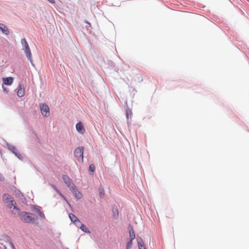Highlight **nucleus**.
I'll use <instances>...</instances> for the list:
<instances>
[{
	"label": "nucleus",
	"instance_id": "obj_1",
	"mask_svg": "<svg viewBox=\"0 0 249 249\" xmlns=\"http://www.w3.org/2000/svg\"><path fill=\"white\" fill-rule=\"evenodd\" d=\"M21 44L22 45V49L24 51L27 58L32 63V64L33 65L31 52L28 43L25 38H23L21 40Z\"/></svg>",
	"mask_w": 249,
	"mask_h": 249
},
{
	"label": "nucleus",
	"instance_id": "obj_2",
	"mask_svg": "<svg viewBox=\"0 0 249 249\" xmlns=\"http://www.w3.org/2000/svg\"><path fill=\"white\" fill-rule=\"evenodd\" d=\"M20 219L26 223H30L35 220V218L33 217L32 213H28L25 212H22L19 213Z\"/></svg>",
	"mask_w": 249,
	"mask_h": 249
},
{
	"label": "nucleus",
	"instance_id": "obj_3",
	"mask_svg": "<svg viewBox=\"0 0 249 249\" xmlns=\"http://www.w3.org/2000/svg\"><path fill=\"white\" fill-rule=\"evenodd\" d=\"M83 151L84 147L82 146L77 147L74 151V155L80 162L83 161Z\"/></svg>",
	"mask_w": 249,
	"mask_h": 249
},
{
	"label": "nucleus",
	"instance_id": "obj_4",
	"mask_svg": "<svg viewBox=\"0 0 249 249\" xmlns=\"http://www.w3.org/2000/svg\"><path fill=\"white\" fill-rule=\"evenodd\" d=\"M40 108L42 115L45 117L50 115V108L49 107L44 104L40 105Z\"/></svg>",
	"mask_w": 249,
	"mask_h": 249
},
{
	"label": "nucleus",
	"instance_id": "obj_5",
	"mask_svg": "<svg viewBox=\"0 0 249 249\" xmlns=\"http://www.w3.org/2000/svg\"><path fill=\"white\" fill-rule=\"evenodd\" d=\"M9 204L7 205V206L9 209H12L13 208V210L15 211V214L16 213H19V209L16 206V203L14 201V200L13 199L10 200L8 202Z\"/></svg>",
	"mask_w": 249,
	"mask_h": 249
},
{
	"label": "nucleus",
	"instance_id": "obj_6",
	"mask_svg": "<svg viewBox=\"0 0 249 249\" xmlns=\"http://www.w3.org/2000/svg\"><path fill=\"white\" fill-rule=\"evenodd\" d=\"M76 129L77 131L80 134H83L85 132V129L83 126V124L81 122H78L76 124Z\"/></svg>",
	"mask_w": 249,
	"mask_h": 249
},
{
	"label": "nucleus",
	"instance_id": "obj_7",
	"mask_svg": "<svg viewBox=\"0 0 249 249\" xmlns=\"http://www.w3.org/2000/svg\"><path fill=\"white\" fill-rule=\"evenodd\" d=\"M25 94L24 87L21 85H19L18 86V90L17 91V95L19 97H23Z\"/></svg>",
	"mask_w": 249,
	"mask_h": 249
},
{
	"label": "nucleus",
	"instance_id": "obj_8",
	"mask_svg": "<svg viewBox=\"0 0 249 249\" xmlns=\"http://www.w3.org/2000/svg\"><path fill=\"white\" fill-rule=\"evenodd\" d=\"M3 84L6 85H11L13 83L14 79L12 77H8L2 78Z\"/></svg>",
	"mask_w": 249,
	"mask_h": 249
},
{
	"label": "nucleus",
	"instance_id": "obj_9",
	"mask_svg": "<svg viewBox=\"0 0 249 249\" xmlns=\"http://www.w3.org/2000/svg\"><path fill=\"white\" fill-rule=\"evenodd\" d=\"M0 30L1 31V32L3 34L6 35H8L9 34V32L8 28L3 24L0 23Z\"/></svg>",
	"mask_w": 249,
	"mask_h": 249
},
{
	"label": "nucleus",
	"instance_id": "obj_10",
	"mask_svg": "<svg viewBox=\"0 0 249 249\" xmlns=\"http://www.w3.org/2000/svg\"><path fill=\"white\" fill-rule=\"evenodd\" d=\"M3 200L5 203H8V202L10 201V200L13 199L12 196L7 194H5L2 196Z\"/></svg>",
	"mask_w": 249,
	"mask_h": 249
},
{
	"label": "nucleus",
	"instance_id": "obj_11",
	"mask_svg": "<svg viewBox=\"0 0 249 249\" xmlns=\"http://www.w3.org/2000/svg\"><path fill=\"white\" fill-rule=\"evenodd\" d=\"M72 190L74 193L75 196L78 198L80 199L82 197V194L80 193V192H79L75 186H74L72 188Z\"/></svg>",
	"mask_w": 249,
	"mask_h": 249
},
{
	"label": "nucleus",
	"instance_id": "obj_12",
	"mask_svg": "<svg viewBox=\"0 0 249 249\" xmlns=\"http://www.w3.org/2000/svg\"><path fill=\"white\" fill-rule=\"evenodd\" d=\"M62 178L66 184L70 186L71 183V179L69 178V177L66 175H63Z\"/></svg>",
	"mask_w": 249,
	"mask_h": 249
},
{
	"label": "nucleus",
	"instance_id": "obj_13",
	"mask_svg": "<svg viewBox=\"0 0 249 249\" xmlns=\"http://www.w3.org/2000/svg\"><path fill=\"white\" fill-rule=\"evenodd\" d=\"M139 249H146L144 245V243L142 239L140 238L138 240Z\"/></svg>",
	"mask_w": 249,
	"mask_h": 249
},
{
	"label": "nucleus",
	"instance_id": "obj_14",
	"mask_svg": "<svg viewBox=\"0 0 249 249\" xmlns=\"http://www.w3.org/2000/svg\"><path fill=\"white\" fill-rule=\"evenodd\" d=\"M69 217L71 219V221L73 223H76L77 221H79L78 219L72 213L69 214Z\"/></svg>",
	"mask_w": 249,
	"mask_h": 249
},
{
	"label": "nucleus",
	"instance_id": "obj_15",
	"mask_svg": "<svg viewBox=\"0 0 249 249\" xmlns=\"http://www.w3.org/2000/svg\"><path fill=\"white\" fill-rule=\"evenodd\" d=\"M129 235L130 237V240H134L135 238V232L133 230V229L131 228L130 230H129Z\"/></svg>",
	"mask_w": 249,
	"mask_h": 249
},
{
	"label": "nucleus",
	"instance_id": "obj_16",
	"mask_svg": "<svg viewBox=\"0 0 249 249\" xmlns=\"http://www.w3.org/2000/svg\"><path fill=\"white\" fill-rule=\"evenodd\" d=\"M132 115V112L131 110L129 109H127L126 110V116L127 119H129V117L131 118Z\"/></svg>",
	"mask_w": 249,
	"mask_h": 249
},
{
	"label": "nucleus",
	"instance_id": "obj_17",
	"mask_svg": "<svg viewBox=\"0 0 249 249\" xmlns=\"http://www.w3.org/2000/svg\"><path fill=\"white\" fill-rule=\"evenodd\" d=\"M11 150L12 151L13 153H14L18 158L20 159L19 157V155H18V150L14 147H12L11 148Z\"/></svg>",
	"mask_w": 249,
	"mask_h": 249
},
{
	"label": "nucleus",
	"instance_id": "obj_18",
	"mask_svg": "<svg viewBox=\"0 0 249 249\" xmlns=\"http://www.w3.org/2000/svg\"><path fill=\"white\" fill-rule=\"evenodd\" d=\"M133 240H129L126 245V249H131L132 245Z\"/></svg>",
	"mask_w": 249,
	"mask_h": 249
},
{
	"label": "nucleus",
	"instance_id": "obj_19",
	"mask_svg": "<svg viewBox=\"0 0 249 249\" xmlns=\"http://www.w3.org/2000/svg\"><path fill=\"white\" fill-rule=\"evenodd\" d=\"M80 229L81 230H82L83 231H84L85 232H89V230L87 228V227L86 226H85L84 224H82L81 225Z\"/></svg>",
	"mask_w": 249,
	"mask_h": 249
},
{
	"label": "nucleus",
	"instance_id": "obj_20",
	"mask_svg": "<svg viewBox=\"0 0 249 249\" xmlns=\"http://www.w3.org/2000/svg\"><path fill=\"white\" fill-rule=\"evenodd\" d=\"M99 195L101 197H103L104 196V190L103 188H100L99 190Z\"/></svg>",
	"mask_w": 249,
	"mask_h": 249
},
{
	"label": "nucleus",
	"instance_id": "obj_21",
	"mask_svg": "<svg viewBox=\"0 0 249 249\" xmlns=\"http://www.w3.org/2000/svg\"><path fill=\"white\" fill-rule=\"evenodd\" d=\"M89 171L93 172L95 171V167L94 165L91 164L89 166Z\"/></svg>",
	"mask_w": 249,
	"mask_h": 249
},
{
	"label": "nucleus",
	"instance_id": "obj_22",
	"mask_svg": "<svg viewBox=\"0 0 249 249\" xmlns=\"http://www.w3.org/2000/svg\"><path fill=\"white\" fill-rule=\"evenodd\" d=\"M36 212L38 213V214L42 217H43L44 218L45 217V215L44 214V213L41 212V211L39 210V209H37L36 210Z\"/></svg>",
	"mask_w": 249,
	"mask_h": 249
},
{
	"label": "nucleus",
	"instance_id": "obj_23",
	"mask_svg": "<svg viewBox=\"0 0 249 249\" xmlns=\"http://www.w3.org/2000/svg\"><path fill=\"white\" fill-rule=\"evenodd\" d=\"M2 89H3V91L6 93H8V90L5 87H4L3 85H2Z\"/></svg>",
	"mask_w": 249,
	"mask_h": 249
},
{
	"label": "nucleus",
	"instance_id": "obj_24",
	"mask_svg": "<svg viewBox=\"0 0 249 249\" xmlns=\"http://www.w3.org/2000/svg\"><path fill=\"white\" fill-rule=\"evenodd\" d=\"M10 246L11 247L12 249H16V248H15V246H14V244L13 243L10 242Z\"/></svg>",
	"mask_w": 249,
	"mask_h": 249
},
{
	"label": "nucleus",
	"instance_id": "obj_25",
	"mask_svg": "<svg viewBox=\"0 0 249 249\" xmlns=\"http://www.w3.org/2000/svg\"><path fill=\"white\" fill-rule=\"evenodd\" d=\"M49 2H50L51 3H54V0H48Z\"/></svg>",
	"mask_w": 249,
	"mask_h": 249
}]
</instances>
